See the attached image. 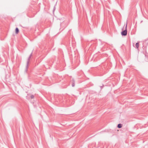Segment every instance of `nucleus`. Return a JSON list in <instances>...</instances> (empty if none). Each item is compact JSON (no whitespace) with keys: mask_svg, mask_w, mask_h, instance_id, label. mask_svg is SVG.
<instances>
[{"mask_svg":"<svg viewBox=\"0 0 148 148\" xmlns=\"http://www.w3.org/2000/svg\"><path fill=\"white\" fill-rule=\"evenodd\" d=\"M127 24H126L125 27V30L121 32V34L123 36H125L127 35Z\"/></svg>","mask_w":148,"mask_h":148,"instance_id":"obj_2","label":"nucleus"},{"mask_svg":"<svg viewBox=\"0 0 148 148\" xmlns=\"http://www.w3.org/2000/svg\"><path fill=\"white\" fill-rule=\"evenodd\" d=\"M34 95H31V98H32V99H33L34 98Z\"/></svg>","mask_w":148,"mask_h":148,"instance_id":"obj_7","label":"nucleus"},{"mask_svg":"<svg viewBox=\"0 0 148 148\" xmlns=\"http://www.w3.org/2000/svg\"><path fill=\"white\" fill-rule=\"evenodd\" d=\"M19 30L18 27H16L15 29V33L16 34H17L18 33Z\"/></svg>","mask_w":148,"mask_h":148,"instance_id":"obj_3","label":"nucleus"},{"mask_svg":"<svg viewBox=\"0 0 148 148\" xmlns=\"http://www.w3.org/2000/svg\"><path fill=\"white\" fill-rule=\"evenodd\" d=\"M122 127V125L121 124H119L118 125L117 127L119 128H121Z\"/></svg>","mask_w":148,"mask_h":148,"instance_id":"obj_5","label":"nucleus"},{"mask_svg":"<svg viewBox=\"0 0 148 148\" xmlns=\"http://www.w3.org/2000/svg\"><path fill=\"white\" fill-rule=\"evenodd\" d=\"M103 85H102V86H100V87H101V89L103 88Z\"/></svg>","mask_w":148,"mask_h":148,"instance_id":"obj_8","label":"nucleus"},{"mask_svg":"<svg viewBox=\"0 0 148 148\" xmlns=\"http://www.w3.org/2000/svg\"><path fill=\"white\" fill-rule=\"evenodd\" d=\"M72 86L73 87H74L75 86V82L73 79V80H72Z\"/></svg>","mask_w":148,"mask_h":148,"instance_id":"obj_4","label":"nucleus"},{"mask_svg":"<svg viewBox=\"0 0 148 148\" xmlns=\"http://www.w3.org/2000/svg\"><path fill=\"white\" fill-rule=\"evenodd\" d=\"M139 43H138V42L136 43V46L137 48V49L139 47Z\"/></svg>","mask_w":148,"mask_h":148,"instance_id":"obj_6","label":"nucleus"},{"mask_svg":"<svg viewBox=\"0 0 148 148\" xmlns=\"http://www.w3.org/2000/svg\"><path fill=\"white\" fill-rule=\"evenodd\" d=\"M32 53H31V54H30V55H29V57H28V58L27 59V63H26V68L25 69V71L26 72H27V69L28 68V65H29V61L30 59L31 58V56H32Z\"/></svg>","mask_w":148,"mask_h":148,"instance_id":"obj_1","label":"nucleus"}]
</instances>
